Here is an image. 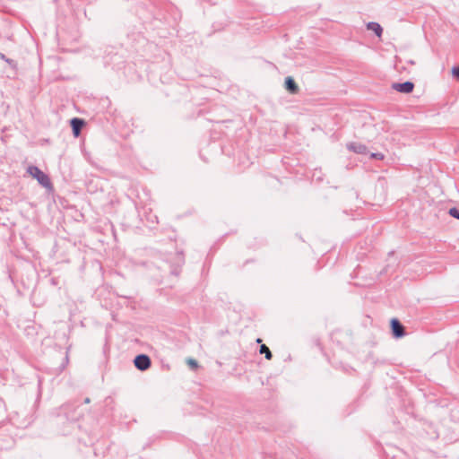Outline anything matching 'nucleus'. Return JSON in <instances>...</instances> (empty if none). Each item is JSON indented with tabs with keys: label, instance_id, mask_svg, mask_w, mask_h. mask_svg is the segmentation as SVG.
Returning <instances> with one entry per match:
<instances>
[{
	"label": "nucleus",
	"instance_id": "obj_1",
	"mask_svg": "<svg viewBox=\"0 0 459 459\" xmlns=\"http://www.w3.org/2000/svg\"><path fill=\"white\" fill-rule=\"evenodd\" d=\"M28 172L32 178L37 179L38 182L40 185H42L43 186H45L47 188L52 187L49 178L43 171H41L38 167H34V166L29 167Z\"/></svg>",
	"mask_w": 459,
	"mask_h": 459
},
{
	"label": "nucleus",
	"instance_id": "obj_9",
	"mask_svg": "<svg viewBox=\"0 0 459 459\" xmlns=\"http://www.w3.org/2000/svg\"><path fill=\"white\" fill-rule=\"evenodd\" d=\"M260 353L261 354H264L266 359H272V352L271 351L269 350V348L265 345V344H262L260 346Z\"/></svg>",
	"mask_w": 459,
	"mask_h": 459
},
{
	"label": "nucleus",
	"instance_id": "obj_12",
	"mask_svg": "<svg viewBox=\"0 0 459 459\" xmlns=\"http://www.w3.org/2000/svg\"><path fill=\"white\" fill-rule=\"evenodd\" d=\"M371 158L377 159V160H383L384 155L382 153H372Z\"/></svg>",
	"mask_w": 459,
	"mask_h": 459
},
{
	"label": "nucleus",
	"instance_id": "obj_14",
	"mask_svg": "<svg viewBox=\"0 0 459 459\" xmlns=\"http://www.w3.org/2000/svg\"><path fill=\"white\" fill-rule=\"evenodd\" d=\"M405 63H408V64H410L411 65H414L416 64L415 61L413 59H411V58L406 59Z\"/></svg>",
	"mask_w": 459,
	"mask_h": 459
},
{
	"label": "nucleus",
	"instance_id": "obj_6",
	"mask_svg": "<svg viewBox=\"0 0 459 459\" xmlns=\"http://www.w3.org/2000/svg\"><path fill=\"white\" fill-rule=\"evenodd\" d=\"M71 126L73 128L74 134L78 136L80 134L81 129L83 126V121L79 118H73L71 121Z\"/></svg>",
	"mask_w": 459,
	"mask_h": 459
},
{
	"label": "nucleus",
	"instance_id": "obj_15",
	"mask_svg": "<svg viewBox=\"0 0 459 459\" xmlns=\"http://www.w3.org/2000/svg\"><path fill=\"white\" fill-rule=\"evenodd\" d=\"M401 69L403 70V71H406L407 67L405 65H402Z\"/></svg>",
	"mask_w": 459,
	"mask_h": 459
},
{
	"label": "nucleus",
	"instance_id": "obj_16",
	"mask_svg": "<svg viewBox=\"0 0 459 459\" xmlns=\"http://www.w3.org/2000/svg\"><path fill=\"white\" fill-rule=\"evenodd\" d=\"M397 63H403L402 58H398V59H397Z\"/></svg>",
	"mask_w": 459,
	"mask_h": 459
},
{
	"label": "nucleus",
	"instance_id": "obj_13",
	"mask_svg": "<svg viewBox=\"0 0 459 459\" xmlns=\"http://www.w3.org/2000/svg\"><path fill=\"white\" fill-rule=\"evenodd\" d=\"M187 363H188V365H189L190 367H192V368H194L197 367V362H196L195 359H189L187 360Z\"/></svg>",
	"mask_w": 459,
	"mask_h": 459
},
{
	"label": "nucleus",
	"instance_id": "obj_17",
	"mask_svg": "<svg viewBox=\"0 0 459 459\" xmlns=\"http://www.w3.org/2000/svg\"><path fill=\"white\" fill-rule=\"evenodd\" d=\"M256 342H257L258 343H261L262 340H261V339H257V340H256Z\"/></svg>",
	"mask_w": 459,
	"mask_h": 459
},
{
	"label": "nucleus",
	"instance_id": "obj_2",
	"mask_svg": "<svg viewBox=\"0 0 459 459\" xmlns=\"http://www.w3.org/2000/svg\"><path fill=\"white\" fill-rule=\"evenodd\" d=\"M134 366L140 370H146L151 366V359L147 355H138L134 359Z\"/></svg>",
	"mask_w": 459,
	"mask_h": 459
},
{
	"label": "nucleus",
	"instance_id": "obj_10",
	"mask_svg": "<svg viewBox=\"0 0 459 459\" xmlns=\"http://www.w3.org/2000/svg\"><path fill=\"white\" fill-rule=\"evenodd\" d=\"M449 214L454 217V218H456L459 220V210L456 209V208H451L449 210Z\"/></svg>",
	"mask_w": 459,
	"mask_h": 459
},
{
	"label": "nucleus",
	"instance_id": "obj_5",
	"mask_svg": "<svg viewBox=\"0 0 459 459\" xmlns=\"http://www.w3.org/2000/svg\"><path fill=\"white\" fill-rule=\"evenodd\" d=\"M348 149L360 154L367 153L368 152L367 146L360 143H351L348 145Z\"/></svg>",
	"mask_w": 459,
	"mask_h": 459
},
{
	"label": "nucleus",
	"instance_id": "obj_11",
	"mask_svg": "<svg viewBox=\"0 0 459 459\" xmlns=\"http://www.w3.org/2000/svg\"><path fill=\"white\" fill-rule=\"evenodd\" d=\"M452 74L456 77L457 79H459V66L458 67H454L452 69Z\"/></svg>",
	"mask_w": 459,
	"mask_h": 459
},
{
	"label": "nucleus",
	"instance_id": "obj_3",
	"mask_svg": "<svg viewBox=\"0 0 459 459\" xmlns=\"http://www.w3.org/2000/svg\"><path fill=\"white\" fill-rule=\"evenodd\" d=\"M392 88L396 91L402 93H411L414 89V84L411 82H405L403 83H394Z\"/></svg>",
	"mask_w": 459,
	"mask_h": 459
},
{
	"label": "nucleus",
	"instance_id": "obj_4",
	"mask_svg": "<svg viewBox=\"0 0 459 459\" xmlns=\"http://www.w3.org/2000/svg\"><path fill=\"white\" fill-rule=\"evenodd\" d=\"M391 327L394 337L400 338L404 335V328L397 319L391 320Z\"/></svg>",
	"mask_w": 459,
	"mask_h": 459
},
{
	"label": "nucleus",
	"instance_id": "obj_7",
	"mask_svg": "<svg viewBox=\"0 0 459 459\" xmlns=\"http://www.w3.org/2000/svg\"><path fill=\"white\" fill-rule=\"evenodd\" d=\"M285 87L287 91H289L290 93H297L299 91V87L295 81L291 77H288L285 81Z\"/></svg>",
	"mask_w": 459,
	"mask_h": 459
},
{
	"label": "nucleus",
	"instance_id": "obj_8",
	"mask_svg": "<svg viewBox=\"0 0 459 459\" xmlns=\"http://www.w3.org/2000/svg\"><path fill=\"white\" fill-rule=\"evenodd\" d=\"M368 30H372L376 33L377 37H381L382 35V27L377 22H368L367 25Z\"/></svg>",
	"mask_w": 459,
	"mask_h": 459
}]
</instances>
